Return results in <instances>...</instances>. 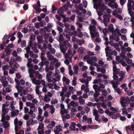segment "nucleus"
I'll list each match as a JSON object with an SVG mask.
<instances>
[{"label":"nucleus","instance_id":"1","mask_svg":"<svg viewBox=\"0 0 134 134\" xmlns=\"http://www.w3.org/2000/svg\"><path fill=\"white\" fill-rule=\"evenodd\" d=\"M130 101H134V96L131 97L130 99L128 97H121L120 98V103L123 107H126L127 106L126 104L129 103Z\"/></svg>","mask_w":134,"mask_h":134},{"label":"nucleus","instance_id":"2","mask_svg":"<svg viewBox=\"0 0 134 134\" xmlns=\"http://www.w3.org/2000/svg\"><path fill=\"white\" fill-rule=\"evenodd\" d=\"M76 123L74 122H72L71 123V125L69 127V129L70 130L74 131L75 128Z\"/></svg>","mask_w":134,"mask_h":134},{"label":"nucleus","instance_id":"3","mask_svg":"<svg viewBox=\"0 0 134 134\" xmlns=\"http://www.w3.org/2000/svg\"><path fill=\"white\" fill-rule=\"evenodd\" d=\"M16 88L17 89L18 92L19 93H22V90H23L24 87L22 86H16Z\"/></svg>","mask_w":134,"mask_h":134},{"label":"nucleus","instance_id":"4","mask_svg":"<svg viewBox=\"0 0 134 134\" xmlns=\"http://www.w3.org/2000/svg\"><path fill=\"white\" fill-rule=\"evenodd\" d=\"M89 29L90 30V33L91 34V32H93L96 31V28L95 26L90 25L89 27Z\"/></svg>","mask_w":134,"mask_h":134},{"label":"nucleus","instance_id":"5","mask_svg":"<svg viewBox=\"0 0 134 134\" xmlns=\"http://www.w3.org/2000/svg\"><path fill=\"white\" fill-rule=\"evenodd\" d=\"M55 128H56V129L54 130V132L56 134H59L60 131L62 130V129L59 126H56Z\"/></svg>","mask_w":134,"mask_h":134},{"label":"nucleus","instance_id":"6","mask_svg":"<svg viewBox=\"0 0 134 134\" xmlns=\"http://www.w3.org/2000/svg\"><path fill=\"white\" fill-rule=\"evenodd\" d=\"M37 38L38 40V43H43V37L40 35H38L37 37Z\"/></svg>","mask_w":134,"mask_h":134},{"label":"nucleus","instance_id":"7","mask_svg":"<svg viewBox=\"0 0 134 134\" xmlns=\"http://www.w3.org/2000/svg\"><path fill=\"white\" fill-rule=\"evenodd\" d=\"M19 113V110H15L11 112V116L13 117L15 116H17L18 114Z\"/></svg>","mask_w":134,"mask_h":134},{"label":"nucleus","instance_id":"8","mask_svg":"<svg viewBox=\"0 0 134 134\" xmlns=\"http://www.w3.org/2000/svg\"><path fill=\"white\" fill-rule=\"evenodd\" d=\"M55 125V122L53 121H52L51 122V124H49L47 127L48 128L51 129L53 127H54Z\"/></svg>","mask_w":134,"mask_h":134},{"label":"nucleus","instance_id":"9","mask_svg":"<svg viewBox=\"0 0 134 134\" xmlns=\"http://www.w3.org/2000/svg\"><path fill=\"white\" fill-rule=\"evenodd\" d=\"M104 21H106L108 22H109V19L110 17L109 15L108 14L104 15L103 16Z\"/></svg>","mask_w":134,"mask_h":134},{"label":"nucleus","instance_id":"10","mask_svg":"<svg viewBox=\"0 0 134 134\" xmlns=\"http://www.w3.org/2000/svg\"><path fill=\"white\" fill-rule=\"evenodd\" d=\"M99 9L101 11H103L106 9V6L104 5V3H103L100 6H99Z\"/></svg>","mask_w":134,"mask_h":134},{"label":"nucleus","instance_id":"11","mask_svg":"<svg viewBox=\"0 0 134 134\" xmlns=\"http://www.w3.org/2000/svg\"><path fill=\"white\" fill-rule=\"evenodd\" d=\"M74 70V73L75 75H77L78 72V65H75L73 67Z\"/></svg>","mask_w":134,"mask_h":134},{"label":"nucleus","instance_id":"12","mask_svg":"<svg viewBox=\"0 0 134 134\" xmlns=\"http://www.w3.org/2000/svg\"><path fill=\"white\" fill-rule=\"evenodd\" d=\"M5 52L6 53V55L8 56L10 54L11 51L10 49V48L6 47L5 49Z\"/></svg>","mask_w":134,"mask_h":134},{"label":"nucleus","instance_id":"13","mask_svg":"<svg viewBox=\"0 0 134 134\" xmlns=\"http://www.w3.org/2000/svg\"><path fill=\"white\" fill-rule=\"evenodd\" d=\"M131 0H128V2L127 4L128 10H130L132 9V6L131 5Z\"/></svg>","mask_w":134,"mask_h":134},{"label":"nucleus","instance_id":"14","mask_svg":"<svg viewBox=\"0 0 134 134\" xmlns=\"http://www.w3.org/2000/svg\"><path fill=\"white\" fill-rule=\"evenodd\" d=\"M91 37L93 38H94L96 37H97L98 35L99 34L98 32H97L96 31L94 32H91L90 34Z\"/></svg>","mask_w":134,"mask_h":134},{"label":"nucleus","instance_id":"15","mask_svg":"<svg viewBox=\"0 0 134 134\" xmlns=\"http://www.w3.org/2000/svg\"><path fill=\"white\" fill-rule=\"evenodd\" d=\"M63 35V34L62 35L61 34H60V36L59 37L58 39H57L58 41L59 42H63L64 40V39Z\"/></svg>","mask_w":134,"mask_h":134},{"label":"nucleus","instance_id":"16","mask_svg":"<svg viewBox=\"0 0 134 134\" xmlns=\"http://www.w3.org/2000/svg\"><path fill=\"white\" fill-rule=\"evenodd\" d=\"M3 124L5 128H8L9 127V124H8V122L7 121H5L3 122Z\"/></svg>","mask_w":134,"mask_h":134},{"label":"nucleus","instance_id":"17","mask_svg":"<svg viewBox=\"0 0 134 134\" xmlns=\"http://www.w3.org/2000/svg\"><path fill=\"white\" fill-rule=\"evenodd\" d=\"M57 9L56 8L54 5H53L52 6V9L51 12L53 14H55L56 12Z\"/></svg>","mask_w":134,"mask_h":134},{"label":"nucleus","instance_id":"18","mask_svg":"<svg viewBox=\"0 0 134 134\" xmlns=\"http://www.w3.org/2000/svg\"><path fill=\"white\" fill-rule=\"evenodd\" d=\"M33 120L32 119H31L30 120L27 121L26 126H28L30 125L33 122Z\"/></svg>","mask_w":134,"mask_h":134},{"label":"nucleus","instance_id":"19","mask_svg":"<svg viewBox=\"0 0 134 134\" xmlns=\"http://www.w3.org/2000/svg\"><path fill=\"white\" fill-rule=\"evenodd\" d=\"M88 63L90 64L92 66H97V64L95 62H93L91 60V59L88 62Z\"/></svg>","mask_w":134,"mask_h":134},{"label":"nucleus","instance_id":"20","mask_svg":"<svg viewBox=\"0 0 134 134\" xmlns=\"http://www.w3.org/2000/svg\"><path fill=\"white\" fill-rule=\"evenodd\" d=\"M35 71L33 69L31 68V69H29L28 72L31 76H33V74L34 73Z\"/></svg>","mask_w":134,"mask_h":134},{"label":"nucleus","instance_id":"21","mask_svg":"<svg viewBox=\"0 0 134 134\" xmlns=\"http://www.w3.org/2000/svg\"><path fill=\"white\" fill-rule=\"evenodd\" d=\"M102 81V80L100 78L96 79L94 80L93 83L94 84L98 83L99 82L101 83Z\"/></svg>","mask_w":134,"mask_h":134},{"label":"nucleus","instance_id":"22","mask_svg":"<svg viewBox=\"0 0 134 134\" xmlns=\"http://www.w3.org/2000/svg\"><path fill=\"white\" fill-rule=\"evenodd\" d=\"M109 31L110 32L114 30L113 26V24H110L109 26L108 27Z\"/></svg>","mask_w":134,"mask_h":134},{"label":"nucleus","instance_id":"23","mask_svg":"<svg viewBox=\"0 0 134 134\" xmlns=\"http://www.w3.org/2000/svg\"><path fill=\"white\" fill-rule=\"evenodd\" d=\"M94 1L97 3L98 4V5L100 6L103 3H104V2H102V1L103 0H94Z\"/></svg>","mask_w":134,"mask_h":134},{"label":"nucleus","instance_id":"24","mask_svg":"<svg viewBox=\"0 0 134 134\" xmlns=\"http://www.w3.org/2000/svg\"><path fill=\"white\" fill-rule=\"evenodd\" d=\"M44 127V124L43 123H40V125L38 127L37 129L38 130H40V129H43V128Z\"/></svg>","mask_w":134,"mask_h":134},{"label":"nucleus","instance_id":"25","mask_svg":"<svg viewBox=\"0 0 134 134\" xmlns=\"http://www.w3.org/2000/svg\"><path fill=\"white\" fill-rule=\"evenodd\" d=\"M78 51L80 54H83L84 50L82 47H80L78 48Z\"/></svg>","mask_w":134,"mask_h":134},{"label":"nucleus","instance_id":"26","mask_svg":"<svg viewBox=\"0 0 134 134\" xmlns=\"http://www.w3.org/2000/svg\"><path fill=\"white\" fill-rule=\"evenodd\" d=\"M26 42L25 40H23L21 43V46L22 47H25L26 46Z\"/></svg>","mask_w":134,"mask_h":134},{"label":"nucleus","instance_id":"27","mask_svg":"<svg viewBox=\"0 0 134 134\" xmlns=\"http://www.w3.org/2000/svg\"><path fill=\"white\" fill-rule=\"evenodd\" d=\"M44 53L43 52H42L41 54V60L43 61H44L45 59L44 58Z\"/></svg>","mask_w":134,"mask_h":134},{"label":"nucleus","instance_id":"28","mask_svg":"<svg viewBox=\"0 0 134 134\" xmlns=\"http://www.w3.org/2000/svg\"><path fill=\"white\" fill-rule=\"evenodd\" d=\"M17 34L18 38H21L23 37V35L20 32H18Z\"/></svg>","mask_w":134,"mask_h":134},{"label":"nucleus","instance_id":"29","mask_svg":"<svg viewBox=\"0 0 134 134\" xmlns=\"http://www.w3.org/2000/svg\"><path fill=\"white\" fill-rule=\"evenodd\" d=\"M2 69L4 71L8 70L9 69V66L7 65H4L3 66Z\"/></svg>","mask_w":134,"mask_h":134},{"label":"nucleus","instance_id":"30","mask_svg":"<svg viewBox=\"0 0 134 134\" xmlns=\"http://www.w3.org/2000/svg\"><path fill=\"white\" fill-rule=\"evenodd\" d=\"M2 85L4 87H6L7 86L8 84V82L7 81H3Z\"/></svg>","mask_w":134,"mask_h":134},{"label":"nucleus","instance_id":"31","mask_svg":"<svg viewBox=\"0 0 134 134\" xmlns=\"http://www.w3.org/2000/svg\"><path fill=\"white\" fill-rule=\"evenodd\" d=\"M71 55L66 53L65 55V57L67 59H69L70 60H71L72 57L71 56Z\"/></svg>","mask_w":134,"mask_h":134},{"label":"nucleus","instance_id":"32","mask_svg":"<svg viewBox=\"0 0 134 134\" xmlns=\"http://www.w3.org/2000/svg\"><path fill=\"white\" fill-rule=\"evenodd\" d=\"M19 109L21 110L23 109V103L21 101H20L19 102Z\"/></svg>","mask_w":134,"mask_h":134},{"label":"nucleus","instance_id":"33","mask_svg":"<svg viewBox=\"0 0 134 134\" xmlns=\"http://www.w3.org/2000/svg\"><path fill=\"white\" fill-rule=\"evenodd\" d=\"M9 110L8 108L5 109L4 108H3V109H2V111L3 113H6V114L8 112V111Z\"/></svg>","mask_w":134,"mask_h":134},{"label":"nucleus","instance_id":"34","mask_svg":"<svg viewBox=\"0 0 134 134\" xmlns=\"http://www.w3.org/2000/svg\"><path fill=\"white\" fill-rule=\"evenodd\" d=\"M101 118H102V119L103 120V121L105 122H106L108 121V119L107 118H105L104 116H102Z\"/></svg>","mask_w":134,"mask_h":134},{"label":"nucleus","instance_id":"35","mask_svg":"<svg viewBox=\"0 0 134 134\" xmlns=\"http://www.w3.org/2000/svg\"><path fill=\"white\" fill-rule=\"evenodd\" d=\"M24 49L26 51V52L27 53H29L30 52V47L27 46V47L25 48Z\"/></svg>","mask_w":134,"mask_h":134},{"label":"nucleus","instance_id":"36","mask_svg":"<svg viewBox=\"0 0 134 134\" xmlns=\"http://www.w3.org/2000/svg\"><path fill=\"white\" fill-rule=\"evenodd\" d=\"M75 103V102L74 101H71L69 105L68 104V108H69L70 107V106H71L73 107V105H74V104Z\"/></svg>","mask_w":134,"mask_h":134},{"label":"nucleus","instance_id":"37","mask_svg":"<svg viewBox=\"0 0 134 134\" xmlns=\"http://www.w3.org/2000/svg\"><path fill=\"white\" fill-rule=\"evenodd\" d=\"M119 74L120 77H124V76L125 75V74L123 71H121L119 72Z\"/></svg>","mask_w":134,"mask_h":134},{"label":"nucleus","instance_id":"38","mask_svg":"<svg viewBox=\"0 0 134 134\" xmlns=\"http://www.w3.org/2000/svg\"><path fill=\"white\" fill-rule=\"evenodd\" d=\"M23 9L25 10H26L28 8V4H25L23 7Z\"/></svg>","mask_w":134,"mask_h":134},{"label":"nucleus","instance_id":"39","mask_svg":"<svg viewBox=\"0 0 134 134\" xmlns=\"http://www.w3.org/2000/svg\"><path fill=\"white\" fill-rule=\"evenodd\" d=\"M67 90V86L66 85H64V88H63L62 91H63V92H66Z\"/></svg>","mask_w":134,"mask_h":134},{"label":"nucleus","instance_id":"40","mask_svg":"<svg viewBox=\"0 0 134 134\" xmlns=\"http://www.w3.org/2000/svg\"><path fill=\"white\" fill-rule=\"evenodd\" d=\"M36 88L35 89L36 93L38 94H39V88L40 87L39 86H36Z\"/></svg>","mask_w":134,"mask_h":134},{"label":"nucleus","instance_id":"41","mask_svg":"<svg viewBox=\"0 0 134 134\" xmlns=\"http://www.w3.org/2000/svg\"><path fill=\"white\" fill-rule=\"evenodd\" d=\"M119 83H118L117 84L114 83L113 85V88L114 90H115L117 89V87H118V85Z\"/></svg>","mask_w":134,"mask_h":134},{"label":"nucleus","instance_id":"42","mask_svg":"<svg viewBox=\"0 0 134 134\" xmlns=\"http://www.w3.org/2000/svg\"><path fill=\"white\" fill-rule=\"evenodd\" d=\"M57 30L59 31V32L60 33L62 32L63 30L62 28L60 26H57Z\"/></svg>","mask_w":134,"mask_h":134},{"label":"nucleus","instance_id":"43","mask_svg":"<svg viewBox=\"0 0 134 134\" xmlns=\"http://www.w3.org/2000/svg\"><path fill=\"white\" fill-rule=\"evenodd\" d=\"M29 118V116L28 114H26L23 116V118L26 120H27Z\"/></svg>","mask_w":134,"mask_h":134},{"label":"nucleus","instance_id":"44","mask_svg":"<svg viewBox=\"0 0 134 134\" xmlns=\"http://www.w3.org/2000/svg\"><path fill=\"white\" fill-rule=\"evenodd\" d=\"M126 0H120V3L121 6H123L125 3Z\"/></svg>","mask_w":134,"mask_h":134},{"label":"nucleus","instance_id":"45","mask_svg":"<svg viewBox=\"0 0 134 134\" xmlns=\"http://www.w3.org/2000/svg\"><path fill=\"white\" fill-rule=\"evenodd\" d=\"M79 102L80 104L83 105L85 103V100L82 99L79 100Z\"/></svg>","mask_w":134,"mask_h":134},{"label":"nucleus","instance_id":"46","mask_svg":"<svg viewBox=\"0 0 134 134\" xmlns=\"http://www.w3.org/2000/svg\"><path fill=\"white\" fill-rule=\"evenodd\" d=\"M129 129L130 131L132 130H134V123H132V124L131 125L130 127L129 128Z\"/></svg>","mask_w":134,"mask_h":134},{"label":"nucleus","instance_id":"47","mask_svg":"<svg viewBox=\"0 0 134 134\" xmlns=\"http://www.w3.org/2000/svg\"><path fill=\"white\" fill-rule=\"evenodd\" d=\"M38 114L40 115H41L42 114V109L40 107L38 108Z\"/></svg>","mask_w":134,"mask_h":134},{"label":"nucleus","instance_id":"48","mask_svg":"<svg viewBox=\"0 0 134 134\" xmlns=\"http://www.w3.org/2000/svg\"><path fill=\"white\" fill-rule=\"evenodd\" d=\"M126 60V62L128 64H131L132 62V60L130 59H129L127 58V60Z\"/></svg>","mask_w":134,"mask_h":134},{"label":"nucleus","instance_id":"49","mask_svg":"<svg viewBox=\"0 0 134 134\" xmlns=\"http://www.w3.org/2000/svg\"><path fill=\"white\" fill-rule=\"evenodd\" d=\"M63 35H64L68 39L70 40V35L69 34H66L65 35V34L63 33Z\"/></svg>","mask_w":134,"mask_h":134},{"label":"nucleus","instance_id":"50","mask_svg":"<svg viewBox=\"0 0 134 134\" xmlns=\"http://www.w3.org/2000/svg\"><path fill=\"white\" fill-rule=\"evenodd\" d=\"M52 74V72L51 71H49V72L47 74L46 77L47 78L49 77L50 76H51Z\"/></svg>","mask_w":134,"mask_h":134},{"label":"nucleus","instance_id":"51","mask_svg":"<svg viewBox=\"0 0 134 134\" xmlns=\"http://www.w3.org/2000/svg\"><path fill=\"white\" fill-rule=\"evenodd\" d=\"M7 79L11 83H13L14 82L13 81V79L10 76H8L7 77Z\"/></svg>","mask_w":134,"mask_h":134},{"label":"nucleus","instance_id":"52","mask_svg":"<svg viewBox=\"0 0 134 134\" xmlns=\"http://www.w3.org/2000/svg\"><path fill=\"white\" fill-rule=\"evenodd\" d=\"M41 130L40 131L38 130V133L39 134H43L44 132V131L43 129H40Z\"/></svg>","mask_w":134,"mask_h":134},{"label":"nucleus","instance_id":"53","mask_svg":"<svg viewBox=\"0 0 134 134\" xmlns=\"http://www.w3.org/2000/svg\"><path fill=\"white\" fill-rule=\"evenodd\" d=\"M121 32L122 33L125 34L127 33V30L125 29H122L121 30Z\"/></svg>","mask_w":134,"mask_h":134},{"label":"nucleus","instance_id":"54","mask_svg":"<svg viewBox=\"0 0 134 134\" xmlns=\"http://www.w3.org/2000/svg\"><path fill=\"white\" fill-rule=\"evenodd\" d=\"M115 91L116 90V92L119 94H120L121 93V91L120 89L119 88H118L117 89H116L115 90H114Z\"/></svg>","mask_w":134,"mask_h":134},{"label":"nucleus","instance_id":"55","mask_svg":"<svg viewBox=\"0 0 134 134\" xmlns=\"http://www.w3.org/2000/svg\"><path fill=\"white\" fill-rule=\"evenodd\" d=\"M58 102V100L56 99H54V100H52L51 101V103L52 104H55L57 103Z\"/></svg>","mask_w":134,"mask_h":134},{"label":"nucleus","instance_id":"56","mask_svg":"<svg viewBox=\"0 0 134 134\" xmlns=\"http://www.w3.org/2000/svg\"><path fill=\"white\" fill-rule=\"evenodd\" d=\"M14 124L15 125V126H17L18 124V119L17 118H15L14 120Z\"/></svg>","mask_w":134,"mask_h":134},{"label":"nucleus","instance_id":"57","mask_svg":"<svg viewBox=\"0 0 134 134\" xmlns=\"http://www.w3.org/2000/svg\"><path fill=\"white\" fill-rule=\"evenodd\" d=\"M32 49L34 51V52L36 53H37L38 52V51L35 47H32Z\"/></svg>","mask_w":134,"mask_h":134},{"label":"nucleus","instance_id":"58","mask_svg":"<svg viewBox=\"0 0 134 134\" xmlns=\"http://www.w3.org/2000/svg\"><path fill=\"white\" fill-rule=\"evenodd\" d=\"M16 2L19 4H23L24 3V0H18Z\"/></svg>","mask_w":134,"mask_h":134},{"label":"nucleus","instance_id":"59","mask_svg":"<svg viewBox=\"0 0 134 134\" xmlns=\"http://www.w3.org/2000/svg\"><path fill=\"white\" fill-rule=\"evenodd\" d=\"M23 32L24 33H26L28 32L27 29H26L25 28H24L21 31Z\"/></svg>","mask_w":134,"mask_h":134},{"label":"nucleus","instance_id":"60","mask_svg":"<svg viewBox=\"0 0 134 134\" xmlns=\"http://www.w3.org/2000/svg\"><path fill=\"white\" fill-rule=\"evenodd\" d=\"M72 99L74 100H76L78 99L77 96L76 95H73L71 97Z\"/></svg>","mask_w":134,"mask_h":134},{"label":"nucleus","instance_id":"61","mask_svg":"<svg viewBox=\"0 0 134 134\" xmlns=\"http://www.w3.org/2000/svg\"><path fill=\"white\" fill-rule=\"evenodd\" d=\"M19 64L16 62L15 63L14 65V68H18L19 67Z\"/></svg>","mask_w":134,"mask_h":134},{"label":"nucleus","instance_id":"62","mask_svg":"<svg viewBox=\"0 0 134 134\" xmlns=\"http://www.w3.org/2000/svg\"><path fill=\"white\" fill-rule=\"evenodd\" d=\"M12 55L14 57H16L17 55V53L15 50H14L12 53Z\"/></svg>","mask_w":134,"mask_h":134},{"label":"nucleus","instance_id":"63","mask_svg":"<svg viewBox=\"0 0 134 134\" xmlns=\"http://www.w3.org/2000/svg\"><path fill=\"white\" fill-rule=\"evenodd\" d=\"M7 79V77L6 76H4L1 77V81H5V80H6Z\"/></svg>","mask_w":134,"mask_h":134},{"label":"nucleus","instance_id":"64","mask_svg":"<svg viewBox=\"0 0 134 134\" xmlns=\"http://www.w3.org/2000/svg\"><path fill=\"white\" fill-rule=\"evenodd\" d=\"M93 114L94 116L98 115V112L96 110H95L93 112Z\"/></svg>","mask_w":134,"mask_h":134}]
</instances>
